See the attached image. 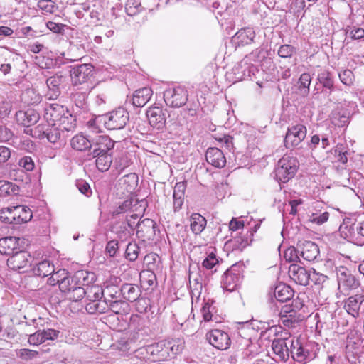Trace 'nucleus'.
<instances>
[{
    "mask_svg": "<svg viewBox=\"0 0 364 364\" xmlns=\"http://www.w3.org/2000/svg\"><path fill=\"white\" fill-rule=\"evenodd\" d=\"M299 163L295 157L284 155L277 162L274 170L275 178L279 183H287L297 171Z\"/></svg>",
    "mask_w": 364,
    "mask_h": 364,
    "instance_id": "1",
    "label": "nucleus"
},
{
    "mask_svg": "<svg viewBox=\"0 0 364 364\" xmlns=\"http://www.w3.org/2000/svg\"><path fill=\"white\" fill-rule=\"evenodd\" d=\"M129 119V112L124 107L117 109L101 117L100 120L105 127L110 130L123 129Z\"/></svg>",
    "mask_w": 364,
    "mask_h": 364,
    "instance_id": "2",
    "label": "nucleus"
},
{
    "mask_svg": "<svg viewBox=\"0 0 364 364\" xmlns=\"http://www.w3.org/2000/svg\"><path fill=\"white\" fill-rule=\"evenodd\" d=\"M314 344L309 343L302 346L298 339L291 342V355L293 359L299 363H306L315 358L316 353Z\"/></svg>",
    "mask_w": 364,
    "mask_h": 364,
    "instance_id": "3",
    "label": "nucleus"
},
{
    "mask_svg": "<svg viewBox=\"0 0 364 364\" xmlns=\"http://www.w3.org/2000/svg\"><path fill=\"white\" fill-rule=\"evenodd\" d=\"M92 145L88 153V156L95 158L99 154L109 153L114 146V141L108 136L98 135L92 137Z\"/></svg>",
    "mask_w": 364,
    "mask_h": 364,
    "instance_id": "4",
    "label": "nucleus"
},
{
    "mask_svg": "<svg viewBox=\"0 0 364 364\" xmlns=\"http://www.w3.org/2000/svg\"><path fill=\"white\" fill-rule=\"evenodd\" d=\"M298 306L284 305L279 312V322L287 328H294L302 320V315L298 312Z\"/></svg>",
    "mask_w": 364,
    "mask_h": 364,
    "instance_id": "5",
    "label": "nucleus"
},
{
    "mask_svg": "<svg viewBox=\"0 0 364 364\" xmlns=\"http://www.w3.org/2000/svg\"><path fill=\"white\" fill-rule=\"evenodd\" d=\"M94 67L90 64H81L73 67L70 70V77L73 85L87 82L93 76Z\"/></svg>",
    "mask_w": 364,
    "mask_h": 364,
    "instance_id": "6",
    "label": "nucleus"
},
{
    "mask_svg": "<svg viewBox=\"0 0 364 364\" xmlns=\"http://www.w3.org/2000/svg\"><path fill=\"white\" fill-rule=\"evenodd\" d=\"M307 133L306 127L301 124L289 127L287 129L284 145L287 148L298 146L306 137Z\"/></svg>",
    "mask_w": 364,
    "mask_h": 364,
    "instance_id": "7",
    "label": "nucleus"
},
{
    "mask_svg": "<svg viewBox=\"0 0 364 364\" xmlns=\"http://www.w3.org/2000/svg\"><path fill=\"white\" fill-rule=\"evenodd\" d=\"M164 100L167 105L172 107H181L188 100V92L182 87L168 90L164 93Z\"/></svg>",
    "mask_w": 364,
    "mask_h": 364,
    "instance_id": "8",
    "label": "nucleus"
},
{
    "mask_svg": "<svg viewBox=\"0 0 364 364\" xmlns=\"http://www.w3.org/2000/svg\"><path fill=\"white\" fill-rule=\"evenodd\" d=\"M60 290L65 294L67 298L73 301H78L82 299V287L78 286L75 281V276L69 275L60 285Z\"/></svg>",
    "mask_w": 364,
    "mask_h": 364,
    "instance_id": "9",
    "label": "nucleus"
},
{
    "mask_svg": "<svg viewBox=\"0 0 364 364\" xmlns=\"http://www.w3.org/2000/svg\"><path fill=\"white\" fill-rule=\"evenodd\" d=\"M209 343L219 350H226L230 346V338L224 331L213 329L206 334Z\"/></svg>",
    "mask_w": 364,
    "mask_h": 364,
    "instance_id": "10",
    "label": "nucleus"
},
{
    "mask_svg": "<svg viewBox=\"0 0 364 364\" xmlns=\"http://www.w3.org/2000/svg\"><path fill=\"white\" fill-rule=\"evenodd\" d=\"M336 275L339 287L343 288L344 290L356 289L360 284L350 271L343 266L336 268Z\"/></svg>",
    "mask_w": 364,
    "mask_h": 364,
    "instance_id": "11",
    "label": "nucleus"
},
{
    "mask_svg": "<svg viewBox=\"0 0 364 364\" xmlns=\"http://www.w3.org/2000/svg\"><path fill=\"white\" fill-rule=\"evenodd\" d=\"M31 255L26 251L17 250L7 259L8 267L13 270H21L30 264Z\"/></svg>",
    "mask_w": 364,
    "mask_h": 364,
    "instance_id": "12",
    "label": "nucleus"
},
{
    "mask_svg": "<svg viewBox=\"0 0 364 364\" xmlns=\"http://www.w3.org/2000/svg\"><path fill=\"white\" fill-rule=\"evenodd\" d=\"M291 342H294V338H278L272 341V348L279 360H287L289 358Z\"/></svg>",
    "mask_w": 364,
    "mask_h": 364,
    "instance_id": "13",
    "label": "nucleus"
},
{
    "mask_svg": "<svg viewBox=\"0 0 364 364\" xmlns=\"http://www.w3.org/2000/svg\"><path fill=\"white\" fill-rule=\"evenodd\" d=\"M138 184V176L136 173H130L119 179L117 184L118 194L127 195L132 193Z\"/></svg>",
    "mask_w": 364,
    "mask_h": 364,
    "instance_id": "14",
    "label": "nucleus"
},
{
    "mask_svg": "<svg viewBox=\"0 0 364 364\" xmlns=\"http://www.w3.org/2000/svg\"><path fill=\"white\" fill-rule=\"evenodd\" d=\"M145 204V201H139L137 198L132 197L117 206L112 211V215L114 216H117L118 215L127 211L144 210Z\"/></svg>",
    "mask_w": 364,
    "mask_h": 364,
    "instance_id": "15",
    "label": "nucleus"
},
{
    "mask_svg": "<svg viewBox=\"0 0 364 364\" xmlns=\"http://www.w3.org/2000/svg\"><path fill=\"white\" fill-rule=\"evenodd\" d=\"M240 282L241 276L240 273L236 272L232 267L224 273L221 281V285L225 291L232 292L237 289Z\"/></svg>",
    "mask_w": 364,
    "mask_h": 364,
    "instance_id": "16",
    "label": "nucleus"
},
{
    "mask_svg": "<svg viewBox=\"0 0 364 364\" xmlns=\"http://www.w3.org/2000/svg\"><path fill=\"white\" fill-rule=\"evenodd\" d=\"M298 251L303 259L309 262L315 261L320 252L318 245L311 241H304L299 245Z\"/></svg>",
    "mask_w": 364,
    "mask_h": 364,
    "instance_id": "17",
    "label": "nucleus"
},
{
    "mask_svg": "<svg viewBox=\"0 0 364 364\" xmlns=\"http://www.w3.org/2000/svg\"><path fill=\"white\" fill-rule=\"evenodd\" d=\"M68 112V109L63 105L53 103L45 109V117L53 126Z\"/></svg>",
    "mask_w": 364,
    "mask_h": 364,
    "instance_id": "18",
    "label": "nucleus"
},
{
    "mask_svg": "<svg viewBox=\"0 0 364 364\" xmlns=\"http://www.w3.org/2000/svg\"><path fill=\"white\" fill-rule=\"evenodd\" d=\"M290 277L297 284L308 285L309 284L310 270H306L298 264H291L289 268Z\"/></svg>",
    "mask_w": 364,
    "mask_h": 364,
    "instance_id": "19",
    "label": "nucleus"
},
{
    "mask_svg": "<svg viewBox=\"0 0 364 364\" xmlns=\"http://www.w3.org/2000/svg\"><path fill=\"white\" fill-rule=\"evenodd\" d=\"M16 118L19 124L25 127H30L38 122L40 119V114L35 109L28 108L26 110L17 112Z\"/></svg>",
    "mask_w": 364,
    "mask_h": 364,
    "instance_id": "20",
    "label": "nucleus"
},
{
    "mask_svg": "<svg viewBox=\"0 0 364 364\" xmlns=\"http://www.w3.org/2000/svg\"><path fill=\"white\" fill-rule=\"evenodd\" d=\"M146 116L151 127L160 129L165 125V114L161 107H149L146 111Z\"/></svg>",
    "mask_w": 364,
    "mask_h": 364,
    "instance_id": "21",
    "label": "nucleus"
},
{
    "mask_svg": "<svg viewBox=\"0 0 364 364\" xmlns=\"http://www.w3.org/2000/svg\"><path fill=\"white\" fill-rule=\"evenodd\" d=\"M205 159L208 164L216 168H223L226 164V158L223 152L215 147H210L207 149Z\"/></svg>",
    "mask_w": 364,
    "mask_h": 364,
    "instance_id": "22",
    "label": "nucleus"
},
{
    "mask_svg": "<svg viewBox=\"0 0 364 364\" xmlns=\"http://www.w3.org/2000/svg\"><path fill=\"white\" fill-rule=\"evenodd\" d=\"M267 52L263 49H257L255 51L252 52L250 55L246 56L240 63L239 66L241 68H248L247 74L246 73V70H244L243 76L244 77H250V73L254 72L253 66L249 67L251 60H254L255 62H260L266 58Z\"/></svg>",
    "mask_w": 364,
    "mask_h": 364,
    "instance_id": "23",
    "label": "nucleus"
},
{
    "mask_svg": "<svg viewBox=\"0 0 364 364\" xmlns=\"http://www.w3.org/2000/svg\"><path fill=\"white\" fill-rule=\"evenodd\" d=\"M155 225L153 220L146 218L137 223L136 235L144 240H150L155 235Z\"/></svg>",
    "mask_w": 364,
    "mask_h": 364,
    "instance_id": "24",
    "label": "nucleus"
},
{
    "mask_svg": "<svg viewBox=\"0 0 364 364\" xmlns=\"http://www.w3.org/2000/svg\"><path fill=\"white\" fill-rule=\"evenodd\" d=\"M20 238L16 237H6L0 239V253L5 255H11L20 250Z\"/></svg>",
    "mask_w": 364,
    "mask_h": 364,
    "instance_id": "25",
    "label": "nucleus"
},
{
    "mask_svg": "<svg viewBox=\"0 0 364 364\" xmlns=\"http://www.w3.org/2000/svg\"><path fill=\"white\" fill-rule=\"evenodd\" d=\"M152 94L151 89L147 87L136 90L132 95V105L136 107H144L150 100Z\"/></svg>",
    "mask_w": 364,
    "mask_h": 364,
    "instance_id": "26",
    "label": "nucleus"
},
{
    "mask_svg": "<svg viewBox=\"0 0 364 364\" xmlns=\"http://www.w3.org/2000/svg\"><path fill=\"white\" fill-rule=\"evenodd\" d=\"M14 224L20 225L30 221L33 217L31 209L24 205L13 206Z\"/></svg>",
    "mask_w": 364,
    "mask_h": 364,
    "instance_id": "27",
    "label": "nucleus"
},
{
    "mask_svg": "<svg viewBox=\"0 0 364 364\" xmlns=\"http://www.w3.org/2000/svg\"><path fill=\"white\" fill-rule=\"evenodd\" d=\"M294 294L291 287L286 284L280 283L277 285L274 290V295L277 301L286 302L291 300Z\"/></svg>",
    "mask_w": 364,
    "mask_h": 364,
    "instance_id": "28",
    "label": "nucleus"
},
{
    "mask_svg": "<svg viewBox=\"0 0 364 364\" xmlns=\"http://www.w3.org/2000/svg\"><path fill=\"white\" fill-rule=\"evenodd\" d=\"M363 301L364 299L362 295L357 294L350 296L345 302L344 308L349 314H351L353 317H356L358 316L360 305Z\"/></svg>",
    "mask_w": 364,
    "mask_h": 364,
    "instance_id": "29",
    "label": "nucleus"
},
{
    "mask_svg": "<svg viewBox=\"0 0 364 364\" xmlns=\"http://www.w3.org/2000/svg\"><path fill=\"white\" fill-rule=\"evenodd\" d=\"M191 230L195 235L200 234L205 229L207 220L205 217L200 214L194 213L190 217Z\"/></svg>",
    "mask_w": 364,
    "mask_h": 364,
    "instance_id": "30",
    "label": "nucleus"
},
{
    "mask_svg": "<svg viewBox=\"0 0 364 364\" xmlns=\"http://www.w3.org/2000/svg\"><path fill=\"white\" fill-rule=\"evenodd\" d=\"M140 289L132 284H124L121 287V294L124 298L130 302L136 301L141 296Z\"/></svg>",
    "mask_w": 364,
    "mask_h": 364,
    "instance_id": "31",
    "label": "nucleus"
},
{
    "mask_svg": "<svg viewBox=\"0 0 364 364\" xmlns=\"http://www.w3.org/2000/svg\"><path fill=\"white\" fill-rule=\"evenodd\" d=\"M102 297L104 296V300H112L117 299L121 294V287L114 284L111 281H107L104 283V287L102 288Z\"/></svg>",
    "mask_w": 364,
    "mask_h": 364,
    "instance_id": "32",
    "label": "nucleus"
},
{
    "mask_svg": "<svg viewBox=\"0 0 364 364\" xmlns=\"http://www.w3.org/2000/svg\"><path fill=\"white\" fill-rule=\"evenodd\" d=\"M75 281L77 282L78 286L85 288L90 287L95 281V275L93 272H90L85 270H80L74 274Z\"/></svg>",
    "mask_w": 364,
    "mask_h": 364,
    "instance_id": "33",
    "label": "nucleus"
},
{
    "mask_svg": "<svg viewBox=\"0 0 364 364\" xmlns=\"http://www.w3.org/2000/svg\"><path fill=\"white\" fill-rule=\"evenodd\" d=\"M85 309L90 314L105 313L108 311L107 300H101V299H98L96 300L89 301L86 303Z\"/></svg>",
    "mask_w": 364,
    "mask_h": 364,
    "instance_id": "34",
    "label": "nucleus"
},
{
    "mask_svg": "<svg viewBox=\"0 0 364 364\" xmlns=\"http://www.w3.org/2000/svg\"><path fill=\"white\" fill-rule=\"evenodd\" d=\"M88 138L85 136L79 134L73 136L71 139L70 144L73 149L77 151H85L91 148L92 136L88 135Z\"/></svg>",
    "mask_w": 364,
    "mask_h": 364,
    "instance_id": "35",
    "label": "nucleus"
},
{
    "mask_svg": "<svg viewBox=\"0 0 364 364\" xmlns=\"http://www.w3.org/2000/svg\"><path fill=\"white\" fill-rule=\"evenodd\" d=\"M151 355L157 356L158 360H166L171 358V353H168L166 344L161 342L149 347Z\"/></svg>",
    "mask_w": 364,
    "mask_h": 364,
    "instance_id": "36",
    "label": "nucleus"
},
{
    "mask_svg": "<svg viewBox=\"0 0 364 364\" xmlns=\"http://www.w3.org/2000/svg\"><path fill=\"white\" fill-rule=\"evenodd\" d=\"M53 126H57L61 132L73 131L76 127V119L68 112Z\"/></svg>",
    "mask_w": 364,
    "mask_h": 364,
    "instance_id": "37",
    "label": "nucleus"
},
{
    "mask_svg": "<svg viewBox=\"0 0 364 364\" xmlns=\"http://www.w3.org/2000/svg\"><path fill=\"white\" fill-rule=\"evenodd\" d=\"M33 273L38 277H45L50 275L54 272V265L48 260L38 262L33 267Z\"/></svg>",
    "mask_w": 364,
    "mask_h": 364,
    "instance_id": "38",
    "label": "nucleus"
},
{
    "mask_svg": "<svg viewBox=\"0 0 364 364\" xmlns=\"http://www.w3.org/2000/svg\"><path fill=\"white\" fill-rule=\"evenodd\" d=\"M82 299L84 296L86 297V301H92L96 300L98 299H102V287L98 285H92L90 287H87L86 288L82 287Z\"/></svg>",
    "mask_w": 364,
    "mask_h": 364,
    "instance_id": "39",
    "label": "nucleus"
},
{
    "mask_svg": "<svg viewBox=\"0 0 364 364\" xmlns=\"http://www.w3.org/2000/svg\"><path fill=\"white\" fill-rule=\"evenodd\" d=\"M69 275V272H67L65 269H60L57 272L54 271L53 273L50 274V277L48 279L47 282L51 286L58 284L59 289H60V285L63 284L64 280L67 279Z\"/></svg>",
    "mask_w": 364,
    "mask_h": 364,
    "instance_id": "40",
    "label": "nucleus"
},
{
    "mask_svg": "<svg viewBox=\"0 0 364 364\" xmlns=\"http://www.w3.org/2000/svg\"><path fill=\"white\" fill-rule=\"evenodd\" d=\"M95 164L100 171H107L112 162V156L109 153L101 154L95 157Z\"/></svg>",
    "mask_w": 364,
    "mask_h": 364,
    "instance_id": "41",
    "label": "nucleus"
},
{
    "mask_svg": "<svg viewBox=\"0 0 364 364\" xmlns=\"http://www.w3.org/2000/svg\"><path fill=\"white\" fill-rule=\"evenodd\" d=\"M107 304L108 310L116 314H122L128 308V304L122 300H107Z\"/></svg>",
    "mask_w": 364,
    "mask_h": 364,
    "instance_id": "42",
    "label": "nucleus"
},
{
    "mask_svg": "<svg viewBox=\"0 0 364 364\" xmlns=\"http://www.w3.org/2000/svg\"><path fill=\"white\" fill-rule=\"evenodd\" d=\"M255 36V31L250 27L241 28L235 34V37L244 43L252 41Z\"/></svg>",
    "mask_w": 364,
    "mask_h": 364,
    "instance_id": "43",
    "label": "nucleus"
},
{
    "mask_svg": "<svg viewBox=\"0 0 364 364\" xmlns=\"http://www.w3.org/2000/svg\"><path fill=\"white\" fill-rule=\"evenodd\" d=\"M311 81V77L309 73H303L299 80V90L300 94L303 96H306L309 93V85Z\"/></svg>",
    "mask_w": 364,
    "mask_h": 364,
    "instance_id": "44",
    "label": "nucleus"
},
{
    "mask_svg": "<svg viewBox=\"0 0 364 364\" xmlns=\"http://www.w3.org/2000/svg\"><path fill=\"white\" fill-rule=\"evenodd\" d=\"M166 344L168 353H171V358L181 353L184 347V343L180 339H178L177 341H169Z\"/></svg>",
    "mask_w": 364,
    "mask_h": 364,
    "instance_id": "45",
    "label": "nucleus"
},
{
    "mask_svg": "<svg viewBox=\"0 0 364 364\" xmlns=\"http://www.w3.org/2000/svg\"><path fill=\"white\" fill-rule=\"evenodd\" d=\"M87 92H75L72 94V100L75 105L81 109H85L87 105Z\"/></svg>",
    "mask_w": 364,
    "mask_h": 364,
    "instance_id": "46",
    "label": "nucleus"
},
{
    "mask_svg": "<svg viewBox=\"0 0 364 364\" xmlns=\"http://www.w3.org/2000/svg\"><path fill=\"white\" fill-rule=\"evenodd\" d=\"M60 130L57 126H53L52 128L43 130V134L51 143H55L60 137Z\"/></svg>",
    "mask_w": 364,
    "mask_h": 364,
    "instance_id": "47",
    "label": "nucleus"
},
{
    "mask_svg": "<svg viewBox=\"0 0 364 364\" xmlns=\"http://www.w3.org/2000/svg\"><path fill=\"white\" fill-rule=\"evenodd\" d=\"M139 247L136 243L129 242L126 248V258L130 261H135L139 255Z\"/></svg>",
    "mask_w": 364,
    "mask_h": 364,
    "instance_id": "48",
    "label": "nucleus"
},
{
    "mask_svg": "<svg viewBox=\"0 0 364 364\" xmlns=\"http://www.w3.org/2000/svg\"><path fill=\"white\" fill-rule=\"evenodd\" d=\"M0 220L8 224H14L13 206L4 208L0 210Z\"/></svg>",
    "mask_w": 364,
    "mask_h": 364,
    "instance_id": "49",
    "label": "nucleus"
},
{
    "mask_svg": "<svg viewBox=\"0 0 364 364\" xmlns=\"http://www.w3.org/2000/svg\"><path fill=\"white\" fill-rule=\"evenodd\" d=\"M214 311L215 307L213 306L212 303H210L209 301L205 302L201 309V314L205 321H213L214 316L213 313Z\"/></svg>",
    "mask_w": 364,
    "mask_h": 364,
    "instance_id": "50",
    "label": "nucleus"
},
{
    "mask_svg": "<svg viewBox=\"0 0 364 364\" xmlns=\"http://www.w3.org/2000/svg\"><path fill=\"white\" fill-rule=\"evenodd\" d=\"M38 6L44 12L50 14L53 13L57 9L55 2L51 0H40L38 2Z\"/></svg>",
    "mask_w": 364,
    "mask_h": 364,
    "instance_id": "51",
    "label": "nucleus"
},
{
    "mask_svg": "<svg viewBox=\"0 0 364 364\" xmlns=\"http://www.w3.org/2000/svg\"><path fill=\"white\" fill-rule=\"evenodd\" d=\"M318 80L323 86L328 89H333V81L328 72H323L318 76Z\"/></svg>",
    "mask_w": 364,
    "mask_h": 364,
    "instance_id": "52",
    "label": "nucleus"
},
{
    "mask_svg": "<svg viewBox=\"0 0 364 364\" xmlns=\"http://www.w3.org/2000/svg\"><path fill=\"white\" fill-rule=\"evenodd\" d=\"M38 352L31 349L23 348L17 352V356L23 360H30L36 357Z\"/></svg>",
    "mask_w": 364,
    "mask_h": 364,
    "instance_id": "53",
    "label": "nucleus"
},
{
    "mask_svg": "<svg viewBox=\"0 0 364 364\" xmlns=\"http://www.w3.org/2000/svg\"><path fill=\"white\" fill-rule=\"evenodd\" d=\"M186 188V182L182 181L176 183L173 190V198L184 200L185 191Z\"/></svg>",
    "mask_w": 364,
    "mask_h": 364,
    "instance_id": "54",
    "label": "nucleus"
},
{
    "mask_svg": "<svg viewBox=\"0 0 364 364\" xmlns=\"http://www.w3.org/2000/svg\"><path fill=\"white\" fill-rule=\"evenodd\" d=\"M18 166L26 171H31L35 167L34 161L31 156H25L18 161Z\"/></svg>",
    "mask_w": 364,
    "mask_h": 364,
    "instance_id": "55",
    "label": "nucleus"
},
{
    "mask_svg": "<svg viewBox=\"0 0 364 364\" xmlns=\"http://www.w3.org/2000/svg\"><path fill=\"white\" fill-rule=\"evenodd\" d=\"M327 279V277L323 274L317 272L314 269H310L309 282L311 281L314 284H321Z\"/></svg>",
    "mask_w": 364,
    "mask_h": 364,
    "instance_id": "56",
    "label": "nucleus"
},
{
    "mask_svg": "<svg viewBox=\"0 0 364 364\" xmlns=\"http://www.w3.org/2000/svg\"><path fill=\"white\" fill-rule=\"evenodd\" d=\"M217 264H218V259L213 252H210L202 263L203 267L207 269H212Z\"/></svg>",
    "mask_w": 364,
    "mask_h": 364,
    "instance_id": "57",
    "label": "nucleus"
},
{
    "mask_svg": "<svg viewBox=\"0 0 364 364\" xmlns=\"http://www.w3.org/2000/svg\"><path fill=\"white\" fill-rule=\"evenodd\" d=\"M329 213L326 211L318 214V213H313L309 218V220L314 223H316L317 225H321L326 222L328 219Z\"/></svg>",
    "mask_w": 364,
    "mask_h": 364,
    "instance_id": "58",
    "label": "nucleus"
},
{
    "mask_svg": "<svg viewBox=\"0 0 364 364\" xmlns=\"http://www.w3.org/2000/svg\"><path fill=\"white\" fill-rule=\"evenodd\" d=\"M46 26L53 33L61 35H64L66 31L70 30L66 24H46Z\"/></svg>",
    "mask_w": 364,
    "mask_h": 364,
    "instance_id": "59",
    "label": "nucleus"
},
{
    "mask_svg": "<svg viewBox=\"0 0 364 364\" xmlns=\"http://www.w3.org/2000/svg\"><path fill=\"white\" fill-rule=\"evenodd\" d=\"M294 53V48L290 45H283L278 50V55L282 58H289Z\"/></svg>",
    "mask_w": 364,
    "mask_h": 364,
    "instance_id": "60",
    "label": "nucleus"
},
{
    "mask_svg": "<svg viewBox=\"0 0 364 364\" xmlns=\"http://www.w3.org/2000/svg\"><path fill=\"white\" fill-rule=\"evenodd\" d=\"M42 335L43 336L44 342L48 340L53 341L56 339L58 337L59 331L48 328V329H43L41 331Z\"/></svg>",
    "mask_w": 364,
    "mask_h": 364,
    "instance_id": "61",
    "label": "nucleus"
},
{
    "mask_svg": "<svg viewBox=\"0 0 364 364\" xmlns=\"http://www.w3.org/2000/svg\"><path fill=\"white\" fill-rule=\"evenodd\" d=\"M44 342L43 336L41 331H38L36 333L30 335L28 338V343L31 345H39Z\"/></svg>",
    "mask_w": 364,
    "mask_h": 364,
    "instance_id": "62",
    "label": "nucleus"
},
{
    "mask_svg": "<svg viewBox=\"0 0 364 364\" xmlns=\"http://www.w3.org/2000/svg\"><path fill=\"white\" fill-rule=\"evenodd\" d=\"M62 82V76H52L47 79L46 84L48 89L60 87Z\"/></svg>",
    "mask_w": 364,
    "mask_h": 364,
    "instance_id": "63",
    "label": "nucleus"
},
{
    "mask_svg": "<svg viewBox=\"0 0 364 364\" xmlns=\"http://www.w3.org/2000/svg\"><path fill=\"white\" fill-rule=\"evenodd\" d=\"M353 73L350 70H345L341 73H339L341 81L346 85L352 84Z\"/></svg>",
    "mask_w": 364,
    "mask_h": 364,
    "instance_id": "64",
    "label": "nucleus"
}]
</instances>
